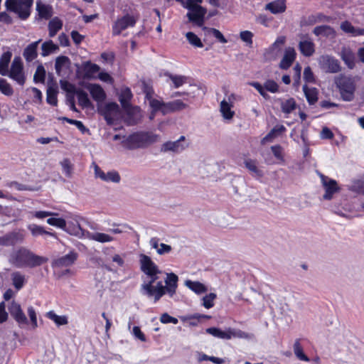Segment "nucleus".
Returning <instances> with one entry per match:
<instances>
[{
    "label": "nucleus",
    "instance_id": "60",
    "mask_svg": "<svg viewBox=\"0 0 364 364\" xmlns=\"http://www.w3.org/2000/svg\"><path fill=\"white\" fill-rule=\"evenodd\" d=\"M265 91L270 92L272 93H276L279 91V85L278 84L272 80H267L264 83Z\"/></svg>",
    "mask_w": 364,
    "mask_h": 364
},
{
    "label": "nucleus",
    "instance_id": "10",
    "mask_svg": "<svg viewBox=\"0 0 364 364\" xmlns=\"http://www.w3.org/2000/svg\"><path fill=\"white\" fill-rule=\"evenodd\" d=\"M319 68L327 73H337L341 71L340 62L330 55H323L318 58Z\"/></svg>",
    "mask_w": 364,
    "mask_h": 364
},
{
    "label": "nucleus",
    "instance_id": "11",
    "mask_svg": "<svg viewBox=\"0 0 364 364\" xmlns=\"http://www.w3.org/2000/svg\"><path fill=\"white\" fill-rule=\"evenodd\" d=\"M136 21V17L129 14L117 18L112 25V35L118 36L125 29L134 27Z\"/></svg>",
    "mask_w": 364,
    "mask_h": 364
},
{
    "label": "nucleus",
    "instance_id": "41",
    "mask_svg": "<svg viewBox=\"0 0 364 364\" xmlns=\"http://www.w3.org/2000/svg\"><path fill=\"white\" fill-rule=\"evenodd\" d=\"M58 50V46L55 44L51 40L44 42L41 46V55L47 56L56 52Z\"/></svg>",
    "mask_w": 364,
    "mask_h": 364
},
{
    "label": "nucleus",
    "instance_id": "36",
    "mask_svg": "<svg viewBox=\"0 0 364 364\" xmlns=\"http://www.w3.org/2000/svg\"><path fill=\"white\" fill-rule=\"evenodd\" d=\"M228 333V340L232 338H244V339H251L253 338V335L242 331L240 329L228 328H227Z\"/></svg>",
    "mask_w": 364,
    "mask_h": 364
},
{
    "label": "nucleus",
    "instance_id": "33",
    "mask_svg": "<svg viewBox=\"0 0 364 364\" xmlns=\"http://www.w3.org/2000/svg\"><path fill=\"white\" fill-rule=\"evenodd\" d=\"M41 40L29 44L23 51V57L26 61L31 62L37 57V48Z\"/></svg>",
    "mask_w": 364,
    "mask_h": 364
},
{
    "label": "nucleus",
    "instance_id": "56",
    "mask_svg": "<svg viewBox=\"0 0 364 364\" xmlns=\"http://www.w3.org/2000/svg\"><path fill=\"white\" fill-rule=\"evenodd\" d=\"M168 76L172 81L175 88H178L186 83L187 78L185 76L172 74H168Z\"/></svg>",
    "mask_w": 364,
    "mask_h": 364
},
{
    "label": "nucleus",
    "instance_id": "9",
    "mask_svg": "<svg viewBox=\"0 0 364 364\" xmlns=\"http://www.w3.org/2000/svg\"><path fill=\"white\" fill-rule=\"evenodd\" d=\"M336 84L343 100L351 101L354 97L355 90L354 80L349 77H341L337 80Z\"/></svg>",
    "mask_w": 364,
    "mask_h": 364
},
{
    "label": "nucleus",
    "instance_id": "16",
    "mask_svg": "<svg viewBox=\"0 0 364 364\" xmlns=\"http://www.w3.org/2000/svg\"><path fill=\"white\" fill-rule=\"evenodd\" d=\"M95 178H100L105 182L118 183L121 180L119 173L116 171L104 172L95 163L92 164Z\"/></svg>",
    "mask_w": 364,
    "mask_h": 364
},
{
    "label": "nucleus",
    "instance_id": "34",
    "mask_svg": "<svg viewBox=\"0 0 364 364\" xmlns=\"http://www.w3.org/2000/svg\"><path fill=\"white\" fill-rule=\"evenodd\" d=\"M100 68L97 64L87 61L83 65L85 77L87 79L96 77V74L100 71Z\"/></svg>",
    "mask_w": 364,
    "mask_h": 364
},
{
    "label": "nucleus",
    "instance_id": "57",
    "mask_svg": "<svg viewBox=\"0 0 364 364\" xmlns=\"http://www.w3.org/2000/svg\"><path fill=\"white\" fill-rule=\"evenodd\" d=\"M245 166L246 168L250 171L252 172L255 176H261L262 175V173L261 171V170H259L257 166V164L255 161H252V160H246L245 161Z\"/></svg>",
    "mask_w": 364,
    "mask_h": 364
},
{
    "label": "nucleus",
    "instance_id": "59",
    "mask_svg": "<svg viewBox=\"0 0 364 364\" xmlns=\"http://www.w3.org/2000/svg\"><path fill=\"white\" fill-rule=\"evenodd\" d=\"M0 91L7 96L11 95L14 92L10 84L4 79H0Z\"/></svg>",
    "mask_w": 364,
    "mask_h": 364
},
{
    "label": "nucleus",
    "instance_id": "17",
    "mask_svg": "<svg viewBox=\"0 0 364 364\" xmlns=\"http://www.w3.org/2000/svg\"><path fill=\"white\" fill-rule=\"evenodd\" d=\"M319 176L321 178V183L325 189V194L323 196V198L325 200H331L333 195L339 189L337 182L321 173L319 174Z\"/></svg>",
    "mask_w": 364,
    "mask_h": 364
},
{
    "label": "nucleus",
    "instance_id": "62",
    "mask_svg": "<svg viewBox=\"0 0 364 364\" xmlns=\"http://www.w3.org/2000/svg\"><path fill=\"white\" fill-rule=\"evenodd\" d=\"M304 80L306 82L309 83H314L316 81L314 73L312 72V70L309 66H307L304 68Z\"/></svg>",
    "mask_w": 364,
    "mask_h": 364
},
{
    "label": "nucleus",
    "instance_id": "24",
    "mask_svg": "<svg viewBox=\"0 0 364 364\" xmlns=\"http://www.w3.org/2000/svg\"><path fill=\"white\" fill-rule=\"evenodd\" d=\"M87 89L90 92L92 99L97 102H102L106 98V94L103 88L97 84H89Z\"/></svg>",
    "mask_w": 364,
    "mask_h": 364
},
{
    "label": "nucleus",
    "instance_id": "45",
    "mask_svg": "<svg viewBox=\"0 0 364 364\" xmlns=\"http://www.w3.org/2000/svg\"><path fill=\"white\" fill-rule=\"evenodd\" d=\"M58 213L50 211H45V210H38V211H30L28 212V218H37V219H44L48 216H58Z\"/></svg>",
    "mask_w": 364,
    "mask_h": 364
},
{
    "label": "nucleus",
    "instance_id": "8",
    "mask_svg": "<svg viewBox=\"0 0 364 364\" xmlns=\"http://www.w3.org/2000/svg\"><path fill=\"white\" fill-rule=\"evenodd\" d=\"M240 99V96L235 93H230L226 94L224 99L220 102V112L225 121L230 122L232 119L235 116V111L232 107L234 104Z\"/></svg>",
    "mask_w": 364,
    "mask_h": 364
},
{
    "label": "nucleus",
    "instance_id": "31",
    "mask_svg": "<svg viewBox=\"0 0 364 364\" xmlns=\"http://www.w3.org/2000/svg\"><path fill=\"white\" fill-rule=\"evenodd\" d=\"M280 107L282 112L288 117L292 112H294L297 107L295 100L292 97L285 99L281 101Z\"/></svg>",
    "mask_w": 364,
    "mask_h": 364
},
{
    "label": "nucleus",
    "instance_id": "54",
    "mask_svg": "<svg viewBox=\"0 0 364 364\" xmlns=\"http://www.w3.org/2000/svg\"><path fill=\"white\" fill-rule=\"evenodd\" d=\"M206 360L211 361L215 364H223L224 363V360L223 358L215 356H209L205 353H199L198 355V361L203 362Z\"/></svg>",
    "mask_w": 364,
    "mask_h": 364
},
{
    "label": "nucleus",
    "instance_id": "28",
    "mask_svg": "<svg viewBox=\"0 0 364 364\" xmlns=\"http://www.w3.org/2000/svg\"><path fill=\"white\" fill-rule=\"evenodd\" d=\"M299 49L303 55L310 57L315 53V45L311 39L306 38L299 42Z\"/></svg>",
    "mask_w": 364,
    "mask_h": 364
},
{
    "label": "nucleus",
    "instance_id": "61",
    "mask_svg": "<svg viewBox=\"0 0 364 364\" xmlns=\"http://www.w3.org/2000/svg\"><path fill=\"white\" fill-rule=\"evenodd\" d=\"M28 315L30 318V321L31 323V326L33 328H36L38 327L37 322V315L36 312L33 306H28L27 309Z\"/></svg>",
    "mask_w": 364,
    "mask_h": 364
},
{
    "label": "nucleus",
    "instance_id": "22",
    "mask_svg": "<svg viewBox=\"0 0 364 364\" xmlns=\"http://www.w3.org/2000/svg\"><path fill=\"white\" fill-rule=\"evenodd\" d=\"M132 97V93L131 90L128 87L122 89L119 95V102L124 109V110H139V107H133L130 105L129 102Z\"/></svg>",
    "mask_w": 364,
    "mask_h": 364
},
{
    "label": "nucleus",
    "instance_id": "13",
    "mask_svg": "<svg viewBox=\"0 0 364 364\" xmlns=\"http://www.w3.org/2000/svg\"><path fill=\"white\" fill-rule=\"evenodd\" d=\"M189 145L184 136H180L176 141H168L164 143L161 147V152L181 153Z\"/></svg>",
    "mask_w": 364,
    "mask_h": 364
},
{
    "label": "nucleus",
    "instance_id": "42",
    "mask_svg": "<svg viewBox=\"0 0 364 364\" xmlns=\"http://www.w3.org/2000/svg\"><path fill=\"white\" fill-rule=\"evenodd\" d=\"M286 131V128L284 126L278 124L274 127V128L267 134L266 136H264L262 141V142L264 144L266 141H270L274 138L277 136L278 135L281 134L282 133Z\"/></svg>",
    "mask_w": 364,
    "mask_h": 364
},
{
    "label": "nucleus",
    "instance_id": "35",
    "mask_svg": "<svg viewBox=\"0 0 364 364\" xmlns=\"http://www.w3.org/2000/svg\"><path fill=\"white\" fill-rule=\"evenodd\" d=\"M303 91L309 105H314L318 101V92L316 87H309L304 85Z\"/></svg>",
    "mask_w": 364,
    "mask_h": 364
},
{
    "label": "nucleus",
    "instance_id": "58",
    "mask_svg": "<svg viewBox=\"0 0 364 364\" xmlns=\"http://www.w3.org/2000/svg\"><path fill=\"white\" fill-rule=\"evenodd\" d=\"M47 102L51 105L55 106L58 103L57 91L52 87L47 90Z\"/></svg>",
    "mask_w": 364,
    "mask_h": 364
},
{
    "label": "nucleus",
    "instance_id": "29",
    "mask_svg": "<svg viewBox=\"0 0 364 364\" xmlns=\"http://www.w3.org/2000/svg\"><path fill=\"white\" fill-rule=\"evenodd\" d=\"M265 9L273 14H281L286 10L285 0H275L265 6Z\"/></svg>",
    "mask_w": 364,
    "mask_h": 364
},
{
    "label": "nucleus",
    "instance_id": "52",
    "mask_svg": "<svg viewBox=\"0 0 364 364\" xmlns=\"http://www.w3.org/2000/svg\"><path fill=\"white\" fill-rule=\"evenodd\" d=\"M186 38L188 43L196 48H202L203 46L201 40L193 32H187Z\"/></svg>",
    "mask_w": 364,
    "mask_h": 364
},
{
    "label": "nucleus",
    "instance_id": "15",
    "mask_svg": "<svg viewBox=\"0 0 364 364\" xmlns=\"http://www.w3.org/2000/svg\"><path fill=\"white\" fill-rule=\"evenodd\" d=\"M24 239L25 234L23 230L12 231L0 237V245L14 246L18 243H22Z\"/></svg>",
    "mask_w": 364,
    "mask_h": 364
},
{
    "label": "nucleus",
    "instance_id": "6",
    "mask_svg": "<svg viewBox=\"0 0 364 364\" xmlns=\"http://www.w3.org/2000/svg\"><path fill=\"white\" fill-rule=\"evenodd\" d=\"M33 0H6L5 2L7 10L16 14L23 20L31 14V8Z\"/></svg>",
    "mask_w": 364,
    "mask_h": 364
},
{
    "label": "nucleus",
    "instance_id": "5",
    "mask_svg": "<svg viewBox=\"0 0 364 364\" xmlns=\"http://www.w3.org/2000/svg\"><path fill=\"white\" fill-rule=\"evenodd\" d=\"M146 98L149 100V105L154 112L160 111L164 115L169 112L182 110L187 107L186 104L183 103L181 100L165 103L159 100L154 99L149 91L146 92Z\"/></svg>",
    "mask_w": 364,
    "mask_h": 364
},
{
    "label": "nucleus",
    "instance_id": "3",
    "mask_svg": "<svg viewBox=\"0 0 364 364\" xmlns=\"http://www.w3.org/2000/svg\"><path fill=\"white\" fill-rule=\"evenodd\" d=\"M65 218L72 221H68V223H72L73 227L70 230H68L70 234L81 237L85 235V231L80 225V220L82 219L79 215H73L71 213L68 214ZM123 230L117 228H112L107 230V232H86V236L88 239L100 243H108L115 240V237L111 234H121Z\"/></svg>",
    "mask_w": 364,
    "mask_h": 364
},
{
    "label": "nucleus",
    "instance_id": "39",
    "mask_svg": "<svg viewBox=\"0 0 364 364\" xmlns=\"http://www.w3.org/2000/svg\"><path fill=\"white\" fill-rule=\"evenodd\" d=\"M11 53H4L0 59V75L6 76L9 74V64L11 60Z\"/></svg>",
    "mask_w": 364,
    "mask_h": 364
},
{
    "label": "nucleus",
    "instance_id": "12",
    "mask_svg": "<svg viewBox=\"0 0 364 364\" xmlns=\"http://www.w3.org/2000/svg\"><path fill=\"white\" fill-rule=\"evenodd\" d=\"M186 9L188 10L186 16L189 21L197 26H203L205 23V16L207 13V9L200 5H196Z\"/></svg>",
    "mask_w": 364,
    "mask_h": 364
},
{
    "label": "nucleus",
    "instance_id": "2",
    "mask_svg": "<svg viewBox=\"0 0 364 364\" xmlns=\"http://www.w3.org/2000/svg\"><path fill=\"white\" fill-rule=\"evenodd\" d=\"M8 261L16 268H35L47 262L48 259L36 255L27 247H19L10 252Z\"/></svg>",
    "mask_w": 364,
    "mask_h": 364
},
{
    "label": "nucleus",
    "instance_id": "44",
    "mask_svg": "<svg viewBox=\"0 0 364 364\" xmlns=\"http://www.w3.org/2000/svg\"><path fill=\"white\" fill-rule=\"evenodd\" d=\"M36 9L41 18L48 19L52 16L51 8L48 5L42 4L41 2H37Z\"/></svg>",
    "mask_w": 364,
    "mask_h": 364
},
{
    "label": "nucleus",
    "instance_id": "26",
    "mask_svg": "<svg viewBox=\"0 0 364 364\" xmlns=\"http://www.w3.org/2000/svg\"><path fill=\"white\" fill-rule=\"evenodd\" d=\"M149 245L151 247V248L156 250V252L159 255L168 254L172 250L171 246L164 243H159V239L156 237H151L150 239Z\"/></svg>",
    "mask_w": 364,
    "mask_h": 364
},
{
    "label": "nucleus",
    "instance_id": "63",
    "mask_svg": "<svg viewBox=\"0 0 364 364\" xmlns=\"http://www.w3.org/2000/svg\"><path fill=\"white\" fill-rule=\"evenodd\" d=\"M240 37L241 40L246 43L247 45L251 46L252 44L253 33L251 31H241L240 33Z\"/></svg>",
    "mask_w": 364,
    "mask_h": 364
},
{
    "label": "nucleus",
    "instance_id": "30",
    "mask_svg": "<svg viewBox=\"0 0 364 364\" xmlns=\"http://www.w3.org/2000/svg\"><path fill=\"white\" fill-rule=\"evenodd\" d=\"M185 286L198 295L205 293L208 291V287L198 281L186 280Z\"/></svg>",
    "mask_w": 364,
    "mask_h": 364
},
{
    "label": "nucleus",
    "instance_id": "23",
    "mask_svg": "<svg viewBox=\"0 0 364 364\" xmlns=\"http://www.w3.org/2000/svg\"><path fill=\"white\" fill-rule=\"evenodd\" d=\"M77 255L74 252H70L68 254L55 259L53 266L54 267H67L71 266L77 259Z\"/></svg>",
    "mask_w": 364,
    "mask_h": 364
},
{
    "label": "nucleus",
    "instance_id": "25",
    "mask_svg": "<svg viewBox=\"0 0 364 364\" xmlns=\"http://www.w3.org/2000/svg\"><path fill=\"white\" fill-rule=\"evenodd\" d=\"M296 55V53L294 48H287L284 50V56L281 60L279 67L284 70L288 69L294 61Z\"/></svg>",
    "mask_w": 364,
    "mask_h": 364
},
{
    "label": "nucleus",
    "instance_id": "18",
    "mask_svg": "<svg viewBox=\"0 0 364 364\" xmlns=\"http://www.w3.org/2000/svg\"><path fill=\"white\" fill-rule=\"evenodd\" d=\"M9 311L11 316L18 323L20 327L28 324V319L22 311L20 304L15 301H12L9 307Z\"/></svg>",
    "mask_w": 364,
    "mask_h": 364
},
{
    "label": "nucleus",
    "instance_id": "4",
    "mask_svg": "<svg viewBox=\"0 0 364 364\" xmlns=\"http://www.w3.org/2000/svg\"><path fill=\"white\" fill-rule=\"evenodd\" d=\"M160 136L151 132H139L130 134L122 141L128 149L144 148L158 141Z\"/></svg>",
    "mask_w": 364,
    "mask_h": 364
},
{
    "label": "nucleus",
    "instance_id": "47",
    "mask_svg": "<svg viewBox=\"0 0 364 364\" xmlns=\"http://www.w3.org/2000/svg\"><path fill=\"white\" fill-rule=\"evenodd\" d=\"M294 353L296 357L299 360H300L301 361H304V362L309 361V358L304 354V353L303 351V348H302L299 340H296L294 342Z\"/></svg>",
    "mask_w": 364,
    "mask_h": 364
},
{
    "label": "nucleus",
    "instance_id": "55",
    "mask_svg": "<svg viewBox=\"0 0 364 364\" xmlns=\"http://www.w3.org/2000/svg\"><path fill=\"white\" fill-rule=\"evenodd\" d=\"M46 78V70L42 65L37 67L35 74L33 75V81L36 83L42 82L43 83Z\"/></svg>",
    "mask_w": 364,
    "mask_h": 364
},
{
    "label": "nucleus",
    "instance_id": "32",
    "mask_svg": "<svg viewBox=\"0 0 364 364\" xmlns=\"http://www.w3.org/2000/svg\"><path fill=\"white\" fill-rule=\"evenodd\" d=\"M341 28L345 33L354 37L364 36V28H355L347 21L341 24Z\"/></svg>",
    "mask_w": 364,
    "mask_h": 364
},
{
    "label": "nucleus",
    "instance_id": "38",
    "mask_svg": "<svg viewBox=\"0 0 364 364\" xmlns=\"http://www.w3.org/2000/svg\"><path fill=\"white\" fill-rule=\"evenodd\" d=\"M46 316L53 321L57 326H65L68 323V319L66 316H58L54 311L47 312Z\"/></svg>",
    "mask_w": 364,
    "mask_h": 364
},
{
    "label": "nucleus",
    "instance_id": "40",
    "mask_svg": "<svg viewBox=\"0 0 364 364\" xmlns=\"http://www.w3.org/2000/svg\"><path fill=\"white\" fill-rule=\"evenodd\" d=\"M27 228L30 230L31 235L33 237H37V236L43 235H50L52 237H55V233L46 231L43 228V227L38 225L36 224H30L27 226Z\"/></svg>",
    "mask_w": 364,
    "mask_h": 364
},
{
    "label": "nucleus",
    "instance_id": "64",
    "mask_svg": "<svg viewBox=\"0 0 364 364\" xmlns=\"http://www.w3.org/2000/svg\"><path fill=\"white\" fill-rule=\"evenodd\" d=\"M249 85L255 87L264 98L268 99L269 97V96L265 91L264 85H262L260 83L257 82H250Z\"/></svg>",
    "mask_w": 364,
    "mask_h": 364
},
{
    "label": "nucleus",
    "instance_id": "21",
    "mask_svg": "<svg viewBox=\"0 0 364 364\" xmlns=\"http://www.w3.org/2000/svg\"><path fill=\"white\" fill-rule=\"evenodd\" d=\"M113 250L114 247H107L102 250L103 254L106 256V259L115 264L117 267H124L125 255L114 254L112 255L111 253Z\"/></svg>",
    "mask_w": 364,
    "mask_h": 364
},
{
    "label": "nucleus",
    "instance_id": "46",
    "mask_svg": "<svg viewBox=\"0 0 364 364\" xmlns=\"http://www.w3.org/2000/svg\"><path fill=\"white\" fill-rule=\"evenodd\" d=\"M314 33L317 36H331L334 35V31L328 26H319L314 29Z\"/></svg>",
    "mask_w": 364,
    "mask_h": 364
},
{
    "label": "nucleus",
    "instance_id": "49",
    "mask_svg": "<svg viewBox=\"0 0 364 364\" xmlns=\"http://www.w3.org/2000/svg\"><path fill=\"white\" fill-rule=\"evenodd\" d=\"M47 223L50 225L66 230L67 222L65 219L52 217L47 220Z\"/></svg>",
    "mask_w": 364,
    "mask_h": 364
},
{
    "label": "nucleus",
    "instance_id": "7",
    "mask_svg": "<svg viewBox=\"0 0 364 364\" xmlns=\"http://www.w3.org/2000/svg\"><path fill=\"white\" fill-rule=\"evenodd\" d=\"M140 269L151 282H156L159 279V274L162 272L153 262L151 258L144 254L139 255Z\"/></svg>",
    "mask_w": 364,
    "mask_h": 364
},
{
    "label": "nucleus",
    "instance_id": "27",
    "mask_svg": "<svg viewBox=\"0 0 364 364\" xmlns=\"http://www.w3.org/2000/svg\"><path fill=\"white\" fill-rule=\"evenodd\" d=\"M341 58L349 69L355 67V58L353 52L348 48H343L340 53Z\"/></svg>",
    "mask_w": 364,
    "mask_h": 364
},
{
    "label": "nucleus",
    "instance_id": "1",
    "mask_svg": "<svg viewBox=\"0 0 364 364\" xmlns=\"http://www.w3.org/2000/svg\"><path fill=\"white\" fill-rule=\"evenodd\" d=\"M178 281V277L176 274L167 273L164 280L165 285L163 284L161 281L154 285L155 282H151V279H149V282H144L141 284V292L149 298L154 297V303L159 301L166 294L172 298L176 292Z\"/></svg>",
    "mask_w": 364,
    "mask_h": 364
},
{
    "label": "nucleus",
    "instance_id": "48",
    "mask_svg": "<svg viewBox=\"0 0 364 364\" xmlns=\"http://www.w3.org/2000/svg\"><path fill=\"white\" fill-rule=\"evenodd\" d=\"M60 164L65 176L71 178L73 173V164L71 163L70 159H64L60 161Z\"/></svg>",
    "mask_w": 364,
    "mask_h": 364
},
{
    "label": "nucleus",
    "instance_id": "19",
    "mask_svg": "<svg viewBox=\"0 0 364 364\" xmlns=\"http://www.w3.org/2000/svg\"><path fill=\"white\" fill-rule=\"evenodd\" d=\"M70 60L65 55L58 56L55 59V69L57 75L65 77L68 76L70 69Z\"/></svg>",
    "mask_w": 364,
    "mask_h": 364
},
{
    "label": "nucleus",
    "instance_id": "14",
    "mask_svg": "<svg viewBox=\"0 0 364 364\" xmlns=\"http://www.w3.org/2000/svg\"><path fill=\"white\" fill-rule=\"evenodd\" d=\"M7 75L15 80L18 85H23L25 83V76L23 72V63L20 58H14L11 63V70Z\"/></svg>",
    "mask_w": 364,
    "mask_h": 364
},
{
    "label": "nucleus",
    "instance_id": "50",
    "mask_svg": "<svg viewBox=\"0 0 364 364\" xmlns=\"http://www.w3.org/2000/svg\"><path fill=\"white\" fill-rule=\"evenodd\" d=\"M205 331L207 333L210 334L215 338L228 340L227 329L225 331H223L218 328L211 327L207 328Z\"/></svg>",
    "mask_w": 364,
    "mask_h": 364
},
{
    "label": "nucleus",
    "instance_id": "37",
    "mask_svg": "<svg viewBox=\"0 0 364 364\" xmlns=\"http://www.w3.org/2000/svg\"><path fill=\"white\" fill-rule=\"evenodd\" d=\"M79 105L82 108H92V104L88 97V95L82 90H77L75 91Z\"/></svg>",
    "mask_w": 364,
    "mask_h": 364
},
{
    "label": "nucleus",
    "instance_id": "43",
    "mask_svg": "<svg viewBox=\"0 0 364 364\" xmlns=\"http://www.w3.org/2000/svg\"><path fill=\"white\" fill-rule=\"evenodd\" d=\"M63 23L58 18H53L48 23V30L50 37H54L56 33L62 28Z\"/></svg>",
    "mask_w": 364,
    "mask_h": 364
},
{
    "label": "nucleus",
    "instance_id": "20",
    "mask_svg": "<svg viewBox=\"0 0 364 364\" xmlns=\"http://www.w3.org/2000/svg\"><path fill=\"white\" fill-rule=\"evenodd\" d=\"M119 105L115 102H109L106 105L103 111L105 119L109 124H113L119 115Z\"/></svg>",
    "mask_w": 364,
    "mask_h": 364
},
{
    "label": "nucleus",
    "instance_id": "51",
    "mask_svg": "<svg viewBox=\"0 0 364 364\" xmlns=\"http://www.w3.org/2000/svg\"><path fill=\"white\" fill-rule=\"evenodd\" d=\"M12 282L14 287L16 289H20L23 287L25 282V277L18 272H14L11 275Z\"/></svg>",
    "mask_w": 364,
    "mask_h": 364
},
{
    "label": "nucleus",
    "instance_id": "53",
    "mask_svg": "<svg viewBox=\"0 0 364 364\" xmlns=\"http://www.w3.org/2000/svg\"><path fill=\"white\" fill-rule=\"evenodd\" d=\"M217 298V295L215 293H210L208 294H206L204 296L202 299V305L205 309H210L214 306L215 305V300Z\"/></svg>",
    "mask_w": 364,
    "mask_h": 364
}]
</instances>
